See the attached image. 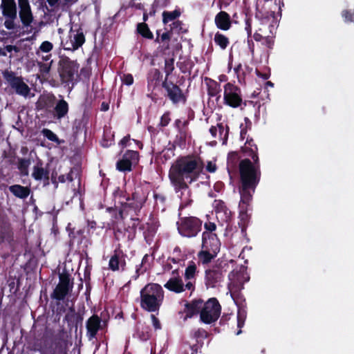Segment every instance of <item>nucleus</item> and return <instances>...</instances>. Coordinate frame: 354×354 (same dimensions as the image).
Segmentation results:
<instances>
[{
  "instance_id": "nucleus-48",
  "label": "nucleus",
  "mask_w": 354,
  "mask_h": 354,
  "mask_svg": "<svg viewBox=\"0 0 354 354\" xmlns=\"http://www.w3.org/2000/svg\"><path fill=\"white\" fill-rule=\"evenodd\" d=\"M53 60H50L49 63H44L43 62H37V66L39 67V71L40 73L43 76H46L49 74L51 66H52Z\"/></svg>"
},
{
  "instance_id": "nucleus-27",
  "label": "nucleus",
  "mask_w": 354,
  "mask_h": 354,
  "mask_svg": "<svg viewBox=\"0 0 354 354\" xmlns=\"http://www.w3.org/2000/svg\"><path fill=\"white\" fill-rule=\"evenodd\" d=\"M218 129L219 133V140L222 141L223 145H226L228 139L230 127L227 124L224 126L223 123H218L217 127L212 126L209 131L212 136L214 138H216Z\"/></svg>"
},
{
  "instance_id": "nucleus-62",
  "label": "nucleus",
  "mask_w": 354,
  "mask_h": 354,
  "mask_svg": "<svg viewBox=\"0 0 354 354\" xmlns=\"http://www.w3.org/2000/svg\"><path fill=\"white\" fill-rule=\"evenodd\" d=\"M255 73L259 77H261L264 80H268L270 76V71L268 72L262 73L258 68H256Z\"/></svg>"
},
{
  "instance_id": "nucleus-35",
  "label": "nucleus",
  "mask_w": 354,
  "mask_h": 354,
  "mask_svg": "<svg viewBox=\"0 0 354 354\" xmlns=\"http://www.w3.org/2000/svg\"><path fill=\"white\" fill-rule=\"evenodd\" d=\"M240 275L241 274L239 272L234 270L230 272L228 274V279L230 281L228 287L231 291H233L234 288L237 290L243 288V282L239 279Z\"/></svg>"
},
{
  "instance_id": "nucleus-34",
  "label": "nucleus",
  "mask_w": 354,
  "mask_h": 354,
  "mask_svg": "<svg viewBox=\"0 0 354 354\" xmlns=\"http://www.w3.org/2000/svg\"><path fill=\"white\" fill-rule=\"evenodd\" d=\"M189 131H177L176 135L174 139L173 143L171 144V147L170 149L174 150L176 147H178L181 149L185 147L186 140L188 136Z\"/></svg>"
},
{
  "instance_id": "nucleus-64",
  "label": "nucleus",
  "mask_w": 354,
  "mask_h": 354,
  "mask_svg": "<svg viewBox=\"0 0 354 354\" xmlns=\"http://www.w3.org/2000/svg\"><path fill=\"white\" fill-rule=\"evenodd\" d=\"M151 319L152 321L153 326L156 330L161 328V324L159 319L153 315H151Z\"/></svg>"
},
{
  "instance_id": "nucleus-63",
  "label": "nucleus",
  "mask_w": 354,
  "mask_h": 354,
  "mask_svg": "<svg viewBox=\"0 0 354 354\" xmlns=\"http://www.w3.org/2000/svg\"><path fill=\"white\" fill-rule=\"evenodd\" d=\"M130 135L128 134L126 136H124L119 142V145L122 147V148L127 147V146H129V142H130Z\"/></svg>"
},
{
  "instance_id": "nucleus-10",
  "label": "nucleus",
  "mask_w": 354,
  "mask_h": 354,
  "mask_svg": "<svg viewBox=\"0 0 354 354\" xmlns=\"http://www.w3.org/2000/svg\"><path fill=\"white\" fill-rule=\"evenodd\" d=\"M3 77L8 86L15 91V92L23 97H27L30 93V89L27 84L24 82L21 77L12 71L6 70L3 72Z\"/></svg>"
},
{
  "instance_id": "nucleus-25",
  "label": "nucleus",
  "mask_w": 354,
  "mask_h": 354,
  "mask_svg": "<svg viewBox=\"0 0 354 354\" xmlns=\"http://www.w3.org/2000/svg\"><path fill=\"white\" fill-rule=\"evenodd\" d=\"M214 23L218 29L228 30L232 26L230 15L225 11H220L214 18Z\"/></svg>"
},
{
  "instance_id": "nucleus-44",
  "label": "nucleus",
  "mask_w": 354,
  "mask_h": 354,
  "mask_svg": "<svg viewBox=\"0 0 354 354\" xmlns=\"http://www.w3.org/2000/svg\"><path fill=\"white\" fill-rule=\"evenodd\" d=\"M179 9H176L172 12L164 11L162 12V23L167 24L169 21L176 19L180 15Z\"/></svg>"
},
{
  "instance_id": "nucleus-19",
  "label": "nucleus",
  "mask_w": 354,
  "mask_h": 354,
  "mask_svg": "<svg viewBox=\"0 0 354 354\" xmlns=\"http://www.w3.org/2000/svg\"><path fill=\"white\" fill-rule=\"evenodd\" d=\"M19 8V16L24 27L31 26L33 21V15L28 0H18Z\"/></svg>"
},
{
  "instance_id": "nucleus-2",
  "label": "nucleus",
  "mask_w": 354,
  "mask_h": 354,
  "mask_svg": "<svg viewBox=\"0 0 354 354\" xmlns=\"http://www.w3.org/2000/svg\"><path fill=\"white\" fill-rule=\"evenodd\" d=\"M248 158L241 160L239 162V173L241 183L240 189L241 199H250L252 193L254 192L255 188L259 184L261 178L260 161Z\"/></svg>"
},
{
  "instance_id": "nucleus-30",
  "label": "nucleus",
  "mask_w": 354,
  "mask_h": 354,
  "mask_svg": "<svg viewBox=\"0 0 354 354\" xmlns=\"http://www.w3.org/2000/svg\"><path fill=\"white\" fill-rule=\"evenodd\" d=\"M12 236L10 223L6 219L0 220V244L9 241Z\"/></svg>"
},
{
  "instance_id": "nucleus-18",
  "label": "nucleus",
  "mask_w": 354,
  "mask_h": 354,
  "mask_svg": "<svg viewBox=\"0 0 354 354\" xmlns=\"http://www.w3.org/2000/svg\"><path fill=\"white\" fill-rule=\"evenodd\" d=\"M66 231L68 232V236L70 238V245H73L77 243L79 245H83L84 248H87L89 243V240L87 239L85 233V229H75L71 227V223L66 227Z\"/></svg>"
},
{
  "instance_id": "nucleus-11",
  "label": "nucleus",
  "mask_w": 354,
  "mask_h": 354,
  "mask_svg": "<svg viewBox=\"0 0 354 354\" xmlns=\"http://www.w3.org/2000/svg\"><path fill=\"white\" fill-rule=\"evenodd\" d=\"M224 104L232 107L238 108L243 103L241 88L236 85L227 82L224 86Z\"/></svg>"
},
{
  "instance_id": "nucleus-45",
  "label": "nucleus",
  "mask_w": 354,
  "mask_h": 354,
  "mask_svg": "<svg viewBox=\"0 0 354 354\" xmlns=\"http://www.w3.org/2000/svg\"><path fill=\"white\" fill-rule=\"evenodd\" d=\"M30 165V158H18L17 168L22 176H26L28 174V167Z\"/></svg>"
},
{
  "instance_id": "nucleus-6",
  "label": "nucleus",
  "mask_w": 354,
  "mask_h": 354,
  "mask_svg": "<svg viewBox=\"0 0 354 354\" xmlns=\"http://www.w3.org/2000/svg\"><path fill=\"white\" fill-rule=\"evenodd\" d=\"M259 5L256 2L255 17L261 22V25L269 24L271 19H274L275 13H281V8L284 6L283 0H268Z\"/></svg>"
},
{
  "instance_id": "nucleus-53",
  "label": "nucleus",
  "mask_w": 354,
  "mask_h": 354,
  "mask_svg": "<svg viewBox=\"0 0 354 354\" xmlns=\"http://www.w3.org/2000/svg\"><path fill=\"white\" fill-rule=\"evenodd\" d=\"M250 201H239V212L251 213L250 212H252V207Z\"/></svg>"
},
{
  "instance_id": "nucleus-17",
  "label": "nucleus",
  "mask_w": 354,
  "mask_h": 354,
  "mask_svg": "<svg viewBox=\"0 0 354 354\" xmlns=\"http://www.w3.org/2000/svg\"><path fill=\"white\" fill-rule=\"evenodd\" d=\"M198 272L196 263L193 261H189L185 270L184 279L186 281L185 288L191 292H193L196 289V280Z\"/></svg>"
},
{
  "instance_id": "nucleus-1",
  "label": "nucleus",
  "mask_w": 354,
  "mask_h": 354,
  "mask_svg": "<svg viewBox=\"0 0 354 354\" xmlns=\"http://www.w3.org/2000/svg\"><path fill=\"white\" fill-rule=\"evenodd\" d=\"M202 168V163L189 156L179 158L171 165L169 177L174 187L177 198L189 199L191 190L188 183L196 180Z\"/></svg>"
},
{
  "instance_id": "nucleus-36",
  "label": "nucleus",
  "mask_w": 354,
  "mask_h": 354,
  "mask_svg": "<svg viewBox=\"0 0 354 354\" xmlns=\"http://www.w3.org/2000/svg\"><path fill=\"white\" fill-rule=\"evenodd\" d=\"M9 190L15 196L21 199L27 198L30 192V188L20 185H11Z\"/></svg>"
},
{
  "instance_id": "nucleus-20",
  "label": "nucleus",
  "mask_w": 354,
  "mask_h": 354,
  "mask_svg": "<svg viewBox=\"0 0 354 354\" xmlns=\"http://www.w3.org/2000/svg\"><path fill=\"white\" fill-rule=\"evenodd\" d=\"M102 319L97 315H93L91 316L86 322V336L88 340H93L96 338L97 332L103 329L102 324Z\"/></svg>"
},
{
  "instance_id": "nucleus-26",
  "label": "nucleus",
  "mask_w": 354,
  "mask_h": 354,
  "mask_svg": "<svg viewBox=\"0 0 354 354\" xmlns=\"http://www.w3.org/2000/svg\"><path fill=\"white\" fill-rule=\"evenodd\" d=\"M241 151L247 156L251 157L252 160H259L257 145L250 136L247 137L245 145L241 147Z\"/></svg>"
},
{
  "instance_id": "nucleus-3",
  "label": "nucleus",
  "mask_w": 354,
  "mask_h": 354,
  "mask_svg": "<svg viewBox=\"0 0 354 354\" xmlns=\"http://www.w3.org/2000/svg\"><path fill=\"white\" fill-rule=\"evenodd\" d=\"M140 297L142 309L150 313L158 312L164 301L165 292L160 284L149 283L140 290Z\"/></svg>"
},
{
  "instance_id": "nucleus-5",
  "label": "nucleus",
  "mask_w": 354,
  "mask_h": 354,
  "mask_svg": "<svg viewBox=\"0 0 354 354\" xmlns=\"http://www.w3.org/2000/svg\"><path fill=\"white\" fill-rule=\"evenodd\" d=\"M221 245L217 234L203 233L201 250L197 254L198 263L202 265L211 263L219 252Z\"/></svg>"
},
{
  "instance_id": "nucleus-41",
  "label": "nucleus",
  "mask_w": 354,
  "mask_h": 354,
  "mask_svg": "<svg viewBox=\"0 0 354 354\" xmlns=\"http://www.w3.org/2000/svg\"><path fill=\"white\" fill-rule=\"evenodd\" d=\"M137 32L139 35H140L142 37L152 39H153V35L150 30L148 25L145 23H138L137 25Z\"/></svg>"
},
{
  "instance_id": "nucleus-52",
  "label": "nucleus",
  "mask_w": 354,
  "mask_h": 354,
  "mask_svg": "<svg viewBox=\"0 0 354 354\" xmlns=\"http://www.w3.org/2000/svg\"><path fill=\"white\" fill-rule=\"evenodd\" d=\"M188 120L182 121L180 119H176L174 121V126L176 129L177 131H189L188 129Z\"/></svg>"
},
{
  "instance_id": "nucleus-55",
  "label": "nucleus",
  "mask_w": 354,
  "mask_h": 354,
  "mask_svg": "<svg viewBox=\"0 0 354 354\" xmlns=\"http://www.w3.org/2000/svg\"><path fill=\"white\" fill-rule=\"evenodd\" d=\"M170 121V112L166 111L160 118L159 126L160 127H165L169 124Z\"/></svg>"
},
{
  "instance_id": "nucleus-39",
  "label": "nucleus",
  "mask_w": 354,
  "mask_h": 354,
  "mask_svg": "<svg viewBox=\"0 0 354 354\" xmlns=\"http://www.w3.org/2000/svg\"><path fill=\"white\" fill-rule=\"evenodd\" d=\"M158 226L156 223H146L139 226V230L142 231L145 238L147 239L148 237L153 236L157 231Z\"/></svg>"
},
{
  "instance_id": "nucleus-14",
  "label": "nucleus",
  "mask_w": 354,
  "mask_h": 354,
  "mask_svg": "<svg viewBox=\"0 0 354 354\" xmlns=\"http://www.w3.org/2000/svg\"><path fill=\"white\" fill-rule=\"evenodd\" d=\"M85 42V36L82 30L75 32L72 29L68 35V39L62 41V46L66 50L74 51L81 47Z\"/></svg>"
},
{
  "instance_id": "nucleus-24",
  "label": "nucleus",
  "mask_w": 354,
  "mask_h": 354,
  "mask_svg": "<svg viewBox=\"0 0 354 354\" xmlns=\"http://www.w3.org/2000/svg\"><path fill=\"white\" fill-rule=\"evenodd\" d=\"M60 99L55 102V105L52 111L54 119L60 120L65 118L69 111V104L64 99L63 96L60 95Z\"/></svg>"
},
{
  "instance_id": "nucleus-50",
  "label": "nucleus",
  "mask_w": 354,
  "mask_h": 354,
  "mask_svg": "<svg viewBox=\"0 0 354 354\" xmlns=\"http://www.w3.org/2000/svg\"><path fill=\"white\" fill-rule=\"evenodd\" d=\"M174 59H168L165 61V67L164 71L165 73V80H168L169 76L172 73L174 66Z\"/></svg>"
},
{
  "instance_id": "nucleus-22",
  "label": "nucleus",
  "mask_w": 354,
  "mask_h": 354,
  "mask_svg": "<svg viewBox=\"0 0 354 354\" xmlns=\"http://www.w3.org/2000/svg\"><path fill=\"white\" fill-rule=\"evenodd\" d=\"M203 303V301L201 299H194L190 302H186L183 311L180 312L179 313L182 315L185 314L183 317L185 321L198 314L201 315Z\"/></svg>"
},
{
  "instance_id": "nucleus-4",
  "label": "nucleus",
  "mask_w": 354,
  "mask_h": 354,
  "mask_svg": "<svg viewBox=\"0 0 354 354\" xmlns=\"http://www.w3.org/2000/svg\"><path fill=\"white\" fill-rule=\"evenodd\" d=\"M79 68L80 64L77 60H72L67 56L60 57L57 66L60 84L64 87L68 86L69 91L72 90L79 76Z\"/></svg>"
},
{
  "instance_id": "nucleus-60",
  "label": "nucleus",
  "mask_w": 354,
  "mask_h": 354,
  "mask_svg": "<svg viewBox=\"0 0 354 354\" xmlns=\"http://www.w3.org/2000/svg\"><path fill=\"white\" fill-rule=\"evenodd\" d=\"M122 81L123 84L130 86L133 83V77L130 73L124 74L122 78Z\"/></svg>"
},
{
  "instance_id": "nucleus-40",
  "label": "nucleus",
  "mask_w": 354,
  "mask_h": 354,
  "mask_svg": "<svg viewBox=\"0 0 354 354\" xmlns=\"http://www.w3.org/2000/svg\"><path fill=\"white\" fill-rule=\"evenodd\" d=\"M71 292L66 288L57 285L53 292L50 294L51 299L57 301H62Z\"/></svg>"
},
{
  "instance_id": "nucleus-57",
  "label": "nucleus",
  "mask_w": 354,
  "mask_h": 354,
  "mask_svg": "<svg viewBox=\"0 0 354 354\" xmlns=\"http://www.w3.org/2000/svg\"><path fill=\"white\" fill-rule=\"evenodd\" d=\"M53 48V45L51 42L48 41H45L41 44L39 46V50L44 53H49L52 50Z\"/></svg>"
},
{
  "instance_id": "nucleus-38",
  "label": "nucleus",
  "mask_w": 354,
  "mask_h": 354,
  "mask_svg": "<svg viewBox=\"0 0 354 354\" xmlns=\"http://www.w3.org/2000/svg\"><path fill=\"white\" fill-rule=\"evenodd\" d=\"M59 283L57 285L60 286L69 290L72 291L73 288V280L71 281V275L67 272H63L62 273L59 274Z\"/></svg>"
},
{
  "instance_id": "nucleus-32",
  "label": "nucleus",
  "mask_w": 354,
  "mask_h": 354,
  "mask_svg": "<svg viewBox=\"0 0 354 354\" xmlns=\"http://www.w3.org/2000/svg\"><path fill=\"white\" fill-rule=\"evenodd\" d=\"M41 165L42 163L39 162L34 166L32 176L36 180H44L48 181L49 180V171L44 169Z\"/></svg>"
},
{
  "instance_id": "nucleus-51",
  "label": "nucleus",
  "mask_w": 354,
  "mask_h": 354,
  "mask_svg": "<svg viewBox=\"0 0 354 354\" xmlns=\"http://www.w3.org/2000/svg\"><path fill=\"white\" fill-rule=\"evenodd\" d=\"M41 133L48 140L55 142L57 144H60V140H59V138L51 130H50L48 129H43L41 131Z\"/></svg>"
},
{
  "instance_id": "nucleus-43",
  "label": "nucleus",
  "mask_w": 354,
  "mask_h": 354,
  "mask_svg": "<svg viewBox=\"0 0 354 354\" xmlns=\"http://www.w3.org/2000/svg\"><path fill=\"white\" fill-rule=\"evenodd\" d=\"M190 336L195 339L196 342H203V340L209 337V333L203 328H198L191 332Z\"/></svg>"
},
{
  "instance_id": "nucleus-23",
  "label": "nucleus",
  "mask_w": 354,
  "mask_h": 354,
  "mask_svg": "<svg viewBox=\"0 0 354 354\" xmlns=\"http://www.w3.org/2000/svg\"><path fill=\"white\" fill-rule=\"evenodd\" d=\"M147 89L153 92L156 88L161 85L162 74L158 68H151L147 75Z\"/></svg>"
},
{
  "instance_id": "nucleus-29",
  "label": "nucleus",
  "mask_w": 354,
  "mask_h": 354,
  "mask_svg": "<svg viewBox=\"0 0 354 354\" xmlns=\"http://www.w3.org/2000/svg\"><path fill=\"white\" fill-rule=\"evenodd\" d=\"M205 80L208 95L212 97H216V102H218L221 97V87L220 83L209 77H206Z\"/></svg>"
},
{
  "instance_id": "nucleus-13",
  "label": "nucleus",
  "mask_w": 354,
  "mask_h": 354,
  "mask_svg": "<svg viewBox=\"0 0 354 354\" xmlns=\"http://www.w3.org/2000/svg\"><path fill=\"white\" fill-rule=\"evenodd\" d=\"M139 153L134 150H127L121 159L116 162V169L122 172L132 171V166L139 161Z\"/></svg>"
},
{
  "instance_id": "nucleus-21",
  "label": "nucleus",
  "mask_w": 354,
  "mask_h": 354,
  "mask_svg": "<svg viewBox=\"0 0 354 354\" xmlns=\"http://www.w3.org/2000/svg\"><path fill=\"white\" fill-rule=\"evenodd\" d=\"M223 279V276L211 267L205 270L204 281L207 288H214L219 286Z\"/></svg>"
},
{
  "instance_id": "nucleus-59",
  "label": "nucleus",
  "mask_w": 354,
  "mask_h": 354,
  "mask_svg": "<svg viewBox=\"0 0 354 354\" xmlns=\"http://www.w3.org/2000/svg\"><path fill=\"white\" fill-rule=\"evenodd\" d=\"M172 35L171 30H168L163 32L160 37V43H163L165 41L167 42V46L169 45V42L171 39Z\"/></svg>"
},
{
  "instance_id": "nucleus-56",
  "label": "nucleus",
  "mask_w": 354,
  "mask_h": 354,
  "mask_svg": "<svg viewBox=\"0 0 354 354\" xmlns=\"http://www.w3.org/2000/svg\"><path fill=\"white\" fill-rule=\"evenodd\" d=\"M3 158L7 160V162L9 165H12L15 162L16 154L15 152H9L3 151Z\"/></svg>"
},
{
  "instance_id": "nucleus-16",
  "label": "nucleus",
  "mask_w": 354,
  "mask_h": 354,
  "mask_svg": "<svg viewBox=\"0 0 354 354\" xmlns=\"http://www.w3.org/2000/svg\"><path fill=\"white\" fill-rule=\"evenodd\" d=\"M127 254L120 248H116L113 251L109 261V268L113 271H124L126 269Z\"/></svg>"
},
{
  "instance_id": "nucleus-28",
  "label": "nucleus",
  "mask_w": 354,
  "mask_h": 354,
  "mask_svg": "<svg viewBox=\"0 0 354 354\" xmlns=\"http://www.w3.org/2000/svg\"><path fill=\"white\" fill-rule=\"evenodd\" d=\"M164 287L171 292L181 293L187 290L181 277H171L164 285Z\"/></svg>"
},
{
  "instance_id": "nucleus-58",
  "label": "nucleus",
  "mask_w": 354,
  "mask_h": 354,
  "mask_svg": "<svg viewBox=\"0 0 354 354\" xmlns=\"http://www.w3.org/2000/svg\"><path fill=\"white\" fill-rule=\"evenodd\" d=\"M245 30L247 32L248 37L252 36V19L250 17H246L245 19Z\"/></svg>"
},
{
  "instance_id": "nucleus-61",
  "label": "nucleus",
  "mask_w": 354,
  "mask_h": 354,
  "mask_svg": "<svg viewBox=\"0 0 354 354\" xmlns=\"http://www.w3.org/2000/svg\"><path fill=\"white\" fill-rule=\"evenodd\" d=\"M203 344L204 342L199 343L196 342V344L190 345L189 346L192 350V354H197L198 350L201 349V348H202Z\"/></svg>"
},
{
  "instance_id": "nucleus-46",
  "label": "nucleus",
  "mask_w": 354,
  "mask_h": 354,
  "mask_svg": "<svg viewBox=\"0 0 354 354\" xmlns=\"http://www.w3.org/2000/svg\"><path fill=\"white\" fill-rule=\"evenodd\" d=\"M250 216L251 213L239 212V218H240V222L239 223V225L241 228L242 233L245 232Z\"/></svg>"
},
{
  "instance_id": "nucleus-31",
  "label": "nucleus",
  "mask_w": 354,
  "mask_h": 354,
  "mask_svg": "<svg viewBox=\"0 0 354 354\" xmlns=\"http://www.w3.org/2000/svg\"><path fill=\"white\" fill-rule=\"evenodd\" d=\"M233 262V260L228 261L225 258H219L214 263L211 268L220 272L224 277L225 274L230 269V263Z\"/></svg>"
},
{
  "instance_id": "nucleus-9",
  "label": "nucleus",
  "mask_w": 354,
  "mask_h": 354,
  "mask_svg": "<svg viewBox=\"0 0 354 354\" xmlns=\"http://www.w3.org/2000/svg\"><path fill=\"white\" fill-rule=\"evenodd\" d=\"M176 225L180 235L192 238L196 236L201 230L202 221L194 216L182 217Z\"/></svg>"
},
{
  "instance_id": "nucleus-47",
  "label": "nucleus",
  "mask_w": 354,
  "mask_h": 354,
  "mask_svg": "<svg viewBox=\"0 0 354 354\" xmlns=\"http://www.w3.org/2000/svg\"><path fill=\"white\" fill-rule=\"evenodd\" d=\"M149 259V255L146 254L143 257L141 263L139 266H136V275L134 277L135 279H137L140 274H143L147 271V268L145 266V265L148 262Z\"/></svg>"
},
{
  "instance_id": "nucleus-15",
  "label": "nucleus",
  "mask_w": 354,
  "mask_h": 354,
  "mask_svg": "<svg viewBox=\"0 0 354 354\" xmlns=\"http://www.w3.org/2000/svg\"><path fill=\"white\" fill-rule=\"evenodd\" d=\"M146 201H133L131 203L120 202V206L118 207V213L122 219L130 216L131 218L133 216L138 215L142 209L144 203Z\"/></svg>"
},
{
  "instance_id": "nucleus-42",
  "label": "nucleus",
  "mask_w": 354,
  "mask_h": 354,
  "mask_svg": "<svg viewBox=\"0 0 354 354\" xmlns=\"http://www.w3.org/2000/svg\"><path fill=\"white\" fill-rule=\"evenodd\" d=\"M214 41L215 44L218 46L222 50L226 49V48L230 44V40L228 37H227L223 34L217 32L214 38Z\"/></svg>"
},
{
  "instance_id": "nucleus-8",
  "label": "nucleus",
  "mask_w": 354,
  "mask_h": 354,
  "mask_svg": "<svg viewBox=\"0 0 354 354\" xmlns=\"http://www.w3.org/2000/svg\"><path fill=\"white\" fill-rule=\"evenodd\" d=\"M201 309L200 320L205 324H211L219 318L221 306L216 298L212 297L203 303Z\"/></svg>"
},
{
  "instance_id": "nucleus-49",
  "label": "nucleus",
  "mask_w": 354,
  "mask_h": 354,
  "mask_svg": "<svg viewBox=\"0 0 354 354\" xmlns=\"http://www.w3.org/2000/svg\"><path fill=\"white\" fill-rule=\"evenodd\" d=\"M240 156L237 151H231L227 156V167H235Z\"/></svg>"
},
{
  "instance_id": "nucleus-37",
  "label": "nucleus",
  "mask_w": 354,
  "mask_h": 354,
  "mask_svg": "<svg viewBox=\"0 0 354 354\" xmlns=\"http://www.w3.org/2000/svg\"><path fill=\"white\" fill-rule=\"evenodd\" d=\"M141 341H147L151 337L150 327L145 324L138 323L135 334Z\"/></svg>"
},
{
  "instance_id": "nucleus-33",
  "label": "nucleus",
  "mask_w": 354,
  "mask_h": 354,
  "mask_svg": "<svg viewBox=\"0 0 354 354\" xmlns=\"http://www.w3.org/2000/svg\"><path fill=\"white\" fill-rule=\"evenodd\" d=\"M214 209L217 215H221V219L227 221L232 214L231 211L226 206L223 201H214Z\"/></svg>"
},
{
  "instance_id": "nucleus-12",
  "label": "nucleus",
  "mask_w": 354,
  "mask_h": 354,
  "mask_svg": "<svg viewBox=\"0 0 354 354\" xmlns=\"http://www.w3.org/2000/svg\"><path fill=\"white\" fill-rule=\"evenodd\" d=\"M253 35L254 39L268 49H272L274 44V35L272 32L274 26L272 24L261 25Z\"/></svg>"
},
{
  "instance_id": "nucleus-7",
  "label": "nucleus",
  "mask_w": 354,
  "mask_h": 354,
  "mask_svg": "<svg viewBox=\"0 0 354 354\" xmlns=\"http://www.w3.org/2000/svg\"><path fill=\"white\" fill-rule=\"evenodd\" d=\"M162 95L166 100H168L174 106L179 104L185 105L187 102V94L180 87L179 85L164 80L161 83Z\"/></svg>"
},
{
  "instance_id": "nucleus-54",
  "label": "nucleus",
  "mask_w": 354,
  "mask_h": 354,
  "mask_svg": "<svg viewBox=\"0 0 354 354\" xmlns=\"http://www.w3.org/2000/svg\"><path fill=\"white\" fill-rule=\"evenodd\" d=\"M205 232L203 233H207L208 234H216L214 232L216 230V225L214 222L206 221L204 223Z\"/></svg>"
}]
</instances>
